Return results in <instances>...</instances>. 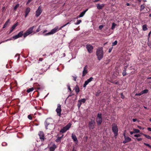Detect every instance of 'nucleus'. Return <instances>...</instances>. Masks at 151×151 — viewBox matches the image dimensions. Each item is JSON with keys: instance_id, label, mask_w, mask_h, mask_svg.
Masks as SVG:
<instances>
[{"instance_id": "ea45409f", "label": "nucleus", "mask_w": 151, "mask_h": 151, "mask_svg": "<svg viewBox=\"0 0 151 151\" xmlns=\"http://www.w3.org/2000/svg\"><path fill=\"white\" fill-rule=\"evenodd\" d=\"M40 25L39 26V27H38V28L36 30V31L37 32H39V31H40Z\"/></svg>"}, {"instance_id": "774afa93", "label": "nucleus", "mask_w": 151, "mask_h": 151, "mask_svg": "<svg viewBox=\"0 0 151 151\" xmlns=\"http://www.w3.org/2000/svg\"><path fill=\"white\" fill-rule=\"evenodd\" d=\"M151 34V32H150L148 34V36H149Z\"/></svg>"}, {"instance_id": "a211bd4d", "label": "nucleus", "mask_w": 151, "mask_h": 151, "mask_svg": "<svg viewBox=\"0 0 151 151\" xmlns=\"http://www.w3.org/2000/svg\"><path fill=\"white\" fill-rule=\"evenodd\" d=\"M104 6V4H97L96 5V7L98 9H101Z\"/></svg>"}, {"instance_id": "338daca9", "label": "nucleus", "mask_w": 151, "mask_h": 151, "mask_svg": "<svg viewBox=\"0 0 151 151\" xmlns=\"http://www.w3.org/2000/svg\"><path fill=\"white\" fill-rule=\"evenodd\" d=\"M126 4H127V6H129L130 5V4L129 3H127Z\"/></svg>"}, {"instance_id": "c756f323", "label": "nucleus", "mask_w": 151, "mask_h": 151, "mask_svg": "<svg viewBox=\"0 0 151 151\" xmlns=\"http://www.w3.org/2000/svg\"><path fill=\"white\" fill-rule=\"evenodd\" d=\"M30 9L28 7L25 10V13H27L29 14L30 11Z\"/></svg>"}, {"instance_id": "a19ab883", "label": "nucleus", "mask_w": 151, "mask_h": 151, "mask_svg": "<svg viewBox=\"0 0 151 151\" xmlns=\"http://www.w3.org/2000/svg\"><path fill=\"white\" fill-rule=\"evenodd\" d=\"M134 136V137H140L141 135L139 134H135Z\"/></svg>"}, {"instance_id": "0eeeda50", "label": "nucleus", "mask_w": 151, "mask_h": 151, "mask_svg": "<svg viewBox=\"0 0 151 151\" xmlns=\"http://www.w3.org/2000/svg\"><path fill=\"white\" fill-rule=\"evenodd\" d=\"M71 125V124H68L65 127H64L63 129L60 130V132L63 133H64L70 128Z\"/></svg>"}, {"instance_id": "6e6d98bb", "label": "nucleus", "mask_w": 151, "mask_h": 151, "mask_svg": "<svg viewBox=\"0 0 151 151\" xmlns=\"http://www.w3.org/2000/svg\"><path fill=\"white\" fill-rule=\"evenodd\" d=\"M47 32V30H45L43 31V32H42V33H43V34H44V33H45V32Z\"/></svg>"}, {"instance_id": "9d476101", "label": "nucleus", "mask_w": 151, "mask_h": 151, "mask_svg": "<svg viewBox=\"0 0 151 151\" xmlns=\"http://www.w3.org/2000/svg\"><path fill=\"white\" fill-rule=\"evenodd\" d=\"M86 48L89 53H91L92 52L93 47L92 45L89 44L87 45H86Z\"/></svg>"}, {"instance_id": "cd10ccee", "label": "nucleus", "mask_w": 151, "mask_h": 151, "mask_svg": "<svg viewBox=\"0 0 151 151\" xmlns=\"http://www.w3.org/2000/svg\"><path fill=\"white\" fill-rule=\"evenodd\" d=\"M148 91L147 89H145L141 91L142 94L146 93H148Z\"/></svg>"}, {"instance_id": "8fccbe9b", "label": "nucleus", "mask_w": 151, "mask_h": 151, "mask_svg": "<svg viewBox=\"0 0 151 151\" xmlns=\"http://www.w3.org/2000/svg\"><path fill=\"white\" fill-rule=\"evenodd\" d=\"M144 144L145 145H146V146H147L148 147H149V146H150V145H149V144H147V143H144Z\"/></svg>"}, {"instance_id": "e433bc0d", "label": "nucleus", "mask_w": 151, "mask_h": 151, "mask_svg": "<svg viewBox=\"0 0 151 151\" xmlns=\"http://www.w3.org/2000/svg\"><path fill=\"white\" fill-rule=\"evenodd\" d=\"M81 22V20H78L77 21V22L75 23V24L76 25H78L80 24Z\"/></svg>"}, {"instance_id": "864d4df0", "label": "nucleus", "mask_w": 151, "mask_h": 151, "mask_svg": "<svg viewBox=\"0 0 151 151\" xmlns=\"http://www.w3.org/2000/svg\"><path fill=\"white\" fill-rule=\"evenodd\" d=\"M137 127L138 128H139V129H144V128L141 127H140V126H137Z\"/></svg>"}, {"instance_id": "69168bd1", "label": "nucleus", "mask_w": 151, "mask_h": 151, "mask_svg": "<svg viewBox=\"0 0 151 151\" xmlns=\"http://www.w3.org/2000/svg\"><path fill=\"white\" fill-rule=\"evenodd\" d=\"M100 0H95L94 1V2H97V1H100Z\"/></svg>"}, {"instance_id": "052dcab7", "label": "nucleus", "mask_w": 151, "mask_h": 151, "mask_svg": "<svg viewBox=\"0 0 151 151\" xmlns=\"http://www.w3.org/2000/svg\"><path fill=\"white\" fill-rule=\"evenodd\" d=\"M147 129L150 131H151V128H150V127H148L147 128Z\"/></svg>"}, {"instance_id": "e2e57ef3", "label": "nucleus", "mask_w": 151, "mask_h": 151, "mask_svg": "<svg viewBox=\"0 0 151 151\" xmlns=\"http://www.w3.org/2000/svg\"><path fill=\"white\" fill-rule=\"evenodd\" d=\"M28 14V13H25V17H27V16Z\"/></svg>"}, {"instance_id": "603ef678", "label": "nucleus", "mask_w": 151, "mask_h": 151, "mask_svg": "<svg viewBox=\"0 0 151 151\" xmlns=\"http://www.w3.org/2000/svg\"><path fill=\"white\" fill-rule=\"evenodd\" d=\"M68 88L69 89V91H71V90L70 88V86L69 85H68Z\"/></svg>"}, {"instance_id": "a878e982", "label": "nucleus", "mask_w": 151, "mask_h": 151, "mask_svg": "<svg viewBox=\"0 0 151 151\" xmlns=\"http://www.w3.org/2000/svg\"><path fill=\"white\" fill-rule=\"evenodd\" d=\"M116 26V24L114 22L112 23V25L111 27V29L113 30L115 28V27Z\"/></svg>"}, {"instance_id": "5fc2aeb1", "label": "nucleus", "mask_w": 151, "mask_h": 151, "mask_svg": "<svg viewBox=\"0 0 151 151\" xmlns=\"http://www.w3.org/2000/svg\"><path fill=\"white\" fill-rule=\"evenodd\" d=\"M32 0H28L27 3V4H29L30 2Z\"/></svg>"}, {"instance_id": "5701e85b", "label": "nucleus", "mask_w": 151, "mask_h": 151, "mask_svg": "<svg viewBox=\"0 0 151 151\" xmlns=\"http://www.w3.org/2000/svg\"><path fill=\"white\" fill-rule=\"evenodd\" d=\"M10 22V20L9 19L4 24V26L3 27V28H5L9 24Z\"/></svg>"}, {"instance_id": "c85d7f7f", "label": "nucleus", "mask_w": 151, "mask_h": 151, "mask_svg": "<svg viewBox=\"0 0 151 151\" xmlns=\"http://www.w3.org/2000/svg\"><path fill=\"white\" fill-rule=\"evenodd\" d=\"M34 90V88H29L27 90V92L28 93H29L31 91H32Z\"/></svg>"}, {"instance_id": "2eb2a0df", "label": "nucleus", "mask_w": 151, "mask_h": 151, "mask_svg": "<svg viewBox=\"0 0 151 151\" xmlns=\"http://www.w3.org/2000/svg\"><path fill=\"white\" fill-rule=\"evenodd\" d=\"M40 139L42 141H43L44 140V136L43 133L41 131H40L38 133Z\"/></svg>"}, {"instance_id": "1a4fd4ad", "label": "nucleus", "mask_w": 151, "mask_h": 151, "mask_svg": "<svg viewBox=\"0 0 151 151\" xmlns=\"http://www.w3.org/2000/svg\"><path fill=\"white\" fill-rule=\"evenodd\" d=\"M95 122L94 120L91 121L88 124V127L90 129H93L95 127Z\"/></svg>"}, {"instance_id": "bf43d9fd", "label": "nucleus", "mask_w": 151, "mask_h": 151, "mask_svg": "<svg viewBox=\"0 0 151 151\" xmlns=\"http://www.w3.org/2000/svg\"><path fill=\"white\" fill-rule=\"evenodd\" d=\"M134 132H134H130V133L131 134H133L134 133H135Z\"/></svg>"}, {"instance_id": "aec40b11", "label": "nucleus", "mask_w": 151, "mask_h": 151, "mask_svg": "<svg viewBox=\"0 0 151 151\" xmlns=\"http://www.w3.org/2000/svg\"><path fill=\"white\" fill-rule=\"evenodd\" d=\"M57 147L55 144H53V145L50 148V151H54Z\"/></svg>"}, {"instance_id": "79ce46f5", "label": "nucleus", "mask_w": 151, "mask_h": 151, "mask_svg": "<svg viewBox=\"0 0 151 151\" xmlns=\"http://www.w3.org/2000/svg\"><path fill=\"white\" fill-rule=\"evenodd\" d=\"M11 40V39H8L7 40H6L5 41H2L1 42H0V44H1L2 43L4 42H6V41H8V40Z\"/></svg>"}, {"instance_id": "a18cd8bd", "label": "nucleus", "mask_w": 151, "mask_h": 151, "mask_svg": "<svg viewBox=\"0 0 151 151\" xmlns=\"http://www.w3.org/2000/svg\"><path fill=\"white\" fill-rule=\"evenodd\" d=\"M6 9V8L5 7V6L3 7L2 9V12L4 11Z\"/></svg>"}, {"instance_id": "f704fd0d", "label": "nucleus", "mask_w": 151, "mask_h": 151, "mask_svg": "<svg viewBox=\"0 0 151 151\" xmlns=\"http://www.w3.org/2000/svg\"><path fill=\"white\" fill-rule=\"evenodd\" d=\"M62 137H58L57 139L56 140V141L57 142H59L60 141Z\"/></svg>"}, {"instance_id": "2f4dec72", "label": "nucleus", "mask_w": 151, "mask_h": 151, "mask_svg": "<svg viewBox=\"0 0 151 151\" xmlns=\"http://www.w3.org/2000/svg\"><path fill=\"white\" fill-rule=\"evenodd\" d=\"M85 13L84 12H82L79 15V17H83L84 15L85 14Z\"/></svg>"}, {"instance_id": "09e8293b", "label": "nucleus", "mask_w": 151, "mask_h": 151, "mask_svg": "<svg viewBox=\"0 0 151 151\" xmlns=\"http://www.w3.org/2000/svg\"><path fill=\"white\" fill-rule=\"evenodd\" d=\"M132 120H133V122H134L136 121H138V120L136 119H132Z\"/></svg>"}, {"instance_id": "ddd939ff", "label": "nucleus", "mask_w": 151, "mask_h": 151, "mask_svg": "<svg viewBox=\"0 0 151 151\" xmlns=\"http://www.w3.org/2000/svg\"><path fill=\"white\" fill-rule=\"evenodd\" d=\"M86 101V99H83L79 100L78 101V103L77 105L78 107L80 108L82 104V103H85Z\"/></svg>"}, {"instance_id": "4d7b16f0", "label": "nucleus", "mask_w": 151, "mask_h": 151, "mask_svg": "<svg viewBox=\"0 0 151 151\" xmlns=\"http://www.w3.org/2000/svg\"><path fill=\"white\" fill-rule=\"evenodd\" d=\"M42 60H43L42 58H40L39 59V61H41Z\"/></svg>"}, {"instance_id": "412c9836", "label": "nucleus", "mask_w": 151, "mask_h": 151, "mask_svg": "<svg viewBox=\"0 0 151 151\" xmlns=\"http://www.w3.org/2000/svg\"><path fill=\"white\" fill-rule=\"evenodd\" d=\"M72 138L73 140L75 142H78V140L76 136L73 134H72Z\"/></svg>"}, {"instance_id": "f257e3e1", "label": "nucleus", "mask_w": 151, "mask_h": 151, "mask_svg": "<svg viewBox=\"0 0 151 151\" xmlns=\"http://www.w3.org/2000/svg\"><path fill=\"white\" fill-rule=\"evenodd\" d=\"M53 121V120L50 119H48L46 120L45 122V125L46 129H49L52 130L55 128L54 125L51 123Z\"/></svg>"}, {"instance_id": "f8f14e48", "label": "nucleus", "mask_w": 151, "mask_h": 151, "mask_svg": "<svg viewBox=\"0 0 151 151\" xmlns=\"http://www.w3.org/2000/svg\"><path fill=\"white\" fill-rule=\"evenodd\" d=\"M23 31H20L17 35L13 37V38L14 39H16L19 38L21 37L23 35Z\"/></svg>"}, {"instance_id": "39448f33", "label": "nucleus", "mask_w": 151, "mask_h": 151, "mask_svg": "<svg viewBox=\"0 0 151 151\" xmlns=\"http://www.w3.org/2000/svg\"><path fill=\"white\" fill-rule=\"evenodd\" d=\"M34 27V26H33L32 27L29 28L24 34L23 35L24 37H25L27 36L32 33L33 32V30Z\"/></svg>"}, {"instance_id": "680f3d73", "label": "nucleus", "mask_w": 151, "mask_h": 151, "mask_svg": "<svg viewBox=\"0 0 151 151\" xmlns=\"http://www.w3.org/2000/svg\"><path fill=\"white\" fill-rule=\"evenodd\" d=\"M148 45L151 47V42H150L148 43Z\"/></svg>"}, {"instance_id": "4be33fe9", "label": "nucleus", "mask_w": 151, "mask_h": 151, "mask_svg": "<svg viewBox=\"0 0 151 151\" xmlns=\"http://www.w3.org/2000/svg\"><path fill=\"white\" fill-rule=\"evenodd\" d=\"M74 89L76 93L78 94L80 91L78 86L77 85H76Z\"/></svg>"}, {"instance_id": "c03bdc74", "label": "nucleus", "mask_w": 151, "mask_h": 151, "mask_svg": "<svg viewBox=\"0 0 151 151\" xmlns=\"http://www.w3.org/2000/svg\"><path fill=\"white\" fill-rule=\"evenodd\" d=\"M104 26L103 25H101L99 27V28L100 29H101Z\"/></svg>"}, {"instance_id": "7ed1b4c3", "label": "nucleus", "mask_w": 151, "mask_h": 151, "mask_svg": "<svg viewBox=\"0 0 151 151\" xmlns=\"http://www.w3.org/2000/svg\"><path fill=\"white\" fill-rule=\"evenodd\" d=\"M60 30V29H59V28L58 27L56 26L54 29L51 30L50 32H48V33L44 34V35L46 36L53 34L56 32Z\"/></svg>"}, {"instance_id": "72a5a7b5", "label": "nucleus", "mask_w": 151, "mask_h": 151, "mask_svg": "<svg viewBox=\"0 0 151 151\" xmlns=\"http://www.w3.org/2000/svg\"><path fill=\"white\" fill-rule=\"evenodd\" d=\"M70 24V23L69 22H68L66 24H65L64 25H63V26H61L60 28H59V29H60L61 30L62 28H63V27H65V26H66L67 25H68V24Z\"/></svg>"}, {"instance_id": "58836bf2", "label": "nucleus", "mask_w": 151, "mask_h": 151, "mask_svg": "<svg viewBox=\"0 0 151 151\" xmlns=\"http://www.w3.org/2000/svg\"><path fill=\"white\" fill-rule=\"evenodd\" d=\"M135 140H137L138 141H141L142 140V139L141 138H137L135 139Z\"/></svg>"}, {"instance_id": "de8ad7c7", "label": "nucleus", "mask_w": 151, "mask_h": 151, "mask_svg": "<svg viewBox=\"0 0 151 151\" xmlns=\"http://www.w3.org/2000/svg\"><path fill=\"white\" fill-rule=\"evenodd\" d=\"M73 80L74 81H76L77 78V76H73Z\"/></svg>"}, {"instance_id": "6e6552de", "label": "nucleus", "mask_w": 151, "mask_h": 151, "mask_svg": "<svg viewBox=\"0 0 151 151\" xmlns=\"http://www.w3.org/2000/svg\"><path fill=\"white\" fill-rule=\"evenodd\" d=\"M56 111L57 113V115L60 116L61 112V106L59 104H58L57 105V107L56 110Z\"/></svg>"}, {"instance_id": "13d9d810", "label": "nucleus", "mask_w": 151, "mask_h": 151, "mask_svg": "<svg viewBox=\"0 0 151 151\" xmlns=\"http://www.w3.org/2000/svg\"><path fill=\"white\" fill-rule=\"evenodd\" d=\"M112 48H110L109 49V52H111V50H112Z\"/></svg>"}, {"instance_id": "6ab92c4d", "label": "nucleus", "mask_w": 151, "mask_h": 151, "mask_svg": "<svg viewBox=\"0 0 151 151\" xmlns=\"http://www.w3.org/2000/svg\"><path fill=\"white\" fill-rule=\"evenodd\" d=\"M17 25H18L17 23L15 24H14L12 27L10 29V31L9 33V34L11 33L13 31V30L15 29V28H16V27L17 26Z\"/></svg>"}, {"instance_id": "f3484780", "label": "nucleus", "mask_w": 151, "mask_h": 151, "mask_svg": "<svg viewBox=\"0 0 151 151\" xmlns=\"http://www.w3.org/2000/svg\"><path fill=\"white\" fill-rule=\"evenodd\" d=\"M125 140L123 142V143L125 144L127 142H129L131 140V138L128 137H126L124 138Z\"/></svg>"}, {"instance_id": "b1692460", "label": "nucleus", "mask_w": 151, "mask_h": 151, "mask_svg": "<svg viewBox=\"0 0 151 151\" xmlns=\"http://www.w3.org/2000/svg\"><path fill=\"white\" fill-rule=\"evenodd\" d=\"M142 29L144 31L147 30V29L146 24H144L142 26Z\"/></svg>"}, {"instance_id": "dca6fc26", "label": "nucleus", "mask_w": 151, "mask_h": 151, "mask_svg": "<svg viewBox=\"0 0 151 151\" xmlns=\"http://www.w3.org/2000/svg\"><path fill=\"white\" fill-rule=\"evenodd\" d=\"M88 73L87 66L86 65L83 68L82 73V76H85Z\"/></svg>"}, {"instance_id": "f03ea898", "label": "nucleus", "mask_w": 151, "mask_h": 151, "mask_svg": "<svg viewBox=\"0 0 151 151\" xmlns=\"http://www.w3.org/2000/svg\"><path fill=\"white\" fill-rule=\"evenodd\" d=\"M104 51L102 47H98L96 49V55L98 60H100L103 58L104 56Z\"/></svg>"}, {"instance_id": "423d86ee", "label": "nucleus", "mask_w": 151, "mask_h": 151, "mask_svg": "<svg viewBox=\"0 0 151 151\" xmlns=\"http://www.w3.org/2000/svg\"><path fill=\"white\" fill-rule=\"evenodd\" d=\"M96 122L98 125L101 124L102 122V115L101 114H98L96 118Z\"/></svg>"}, {"instance_id": "c9c22d12", "label": "nucleus", "mask_w": 151, "mask_h": 151, "mask_svg": "<svg viewBox=\"0 0 151 151\" xmlns=\"http://www.w3.org/2000/svg\"><path fill=\"white\" fill-rule=\"evenodd\" d=\"M19 4H17L14 7V10H16L17 8L19 6Z\"/></svg>"}, {"instance_id": "7c9ffc66", "label": "nucleus", "mask_w": 151, "mask_h": 151, "mask_svg": "<svg viewBox=\"0 0 151 151\" xmlns=\"http://www.w3.org/2000/svg\"><path fill=\"white\" fill-rule=\"evenodd\" d=\"M133 130L134 131V133H138L140 132V131L139 130L136 129H134Z\"/></svg>"}, {"instance_id": "49530a36", "label": "nucleus", "mask_w": 151, "mask_h": 151, "mask_svg": "<svg viewBox=\"0 0 151 151\" xmlns=\"http://www.w3.org/2000/svg\"><path fill=\"white\" fill-rule=\"evenodd\" d=\"M28 118L30 120H31L32 119V117L30 115H28Z\"/></svg>"}, {"instance_id": "473e14b6", "label": "nucleus", "mask_w": 151, "mask_h": 151, "mask_svg": "<svg viewBox=\"0 0 151 151\" xmlns=\"http://www.w3.org/2000/svg\"><path fill=\"white\" fill-rule=\"evenodd\" d=\"M141 134L143 135L146 137L148 139H151V137H150V136L149 135H148L145 134Z\"/></svg>"}, {"instance_id": "393cba45", "label": "nucleus", "mask_w": 151, "mask_h": 151, "mask_svg": "<svg viewBox=\"0 0 151 151\" xmlns=\"http://www.w3.org/2000/svg\"><path fill=\"white\" fill-rule=\"evenodd\" d=\"M127 68V66H126L125 67L124 70H123L122 75L123 76H124L126 75V69Z\"/></svg>"}, {"instance_id": "bb28decb", "label": "nucleus", "mask_w": 151, "mask_h": 151, "mask_svg": "<svg viewBox=\"0 0 151 151\" xmlns=\"http://www.w3.org/2000/svg\"><path fill=\"white\" fill-rule=\"evenodd\" d=\"M145 4H143L141 5L140 6V10L142 11V10H143L145 8Z\"/></svg>"}, {"instance_id": "37998d69", "label": "nucleus", "mask_w": 151, "mask_h": 151, "mask_svg": "<svg viewBox=\"0 0 151 151\" xmlns=\"http://www.w3.org/2000/svg\"><path fill=\"white\" fill-rule=\"evenodd\" d=\"M142 92H141L140 93H136L135 95V96H140L142 95Z\"/></svg>"}, {"instance_id": "3c124183", "label": "nucleus", "mask_w": 151, "mask_h": 151, "mask_svg": "<svg viewBox=\"0 0 151 151\" xmlns=\"http://www.w3.org/2000/svg\"><path fill=\"white\" fill-rule=\"evenodd\" d=\"M121 96L122 98V99H124V96L123 95V93H121Z\"/></svg>"}, {"instance_id": "0e129e2a", "label": "nucleus", "mask_w": 151, "mask_h": 151, "mask_svg": "<svg viewBox=\"0 0 151 151\" xmlns=\"http://www.w3.org/2000/svg\"><path fill=\"white\" fill-rule=\"evenodd\" d=\"M123 135L124 136V138L127 137L126 136L125 133V132L123 133Z\"/></svg>"}, {"instance_id": "4468645a", "label": "nucleus", "mask_w": 151, "mask_h": 151, "mask_svg": "<svg viewBox=\"0 0 151 151\" xmlns=\"http://www.w3.org/2000/svg\"><path fill=\"white\" fill-rule=\"evenodd\" d=\"M93 79V78L92 77H90L87 80L85 81L84 83L83 84V86L84 87H86V86L88 84L92 81Z\"/></svg>"}, {"instance_id": "20e7f679", "label": "nucleus", "mask_w": 151, "mask_h": 151, "mask_svg": "<svg viewBox=\"0 0 151 151\" xmlns=\"http://www.w3.org/2000/svg\"><path fill=\"white\" fill-rule=\"evenodd\" d=\"M112 130L114 132L115 136H117L118 135V128L116 124H113L112 125Z\"/></svg>"}, {"instance_id": "9b49d317", "label": "nucleus", "mask_w": 151, "mask_h": 151, "mask_svg": "<svg viewBox=\"0 0 151 151\" xmlns=\"http://www.w3.org/2000/svg\"><path fill=\"white\" fill-rule=\"evenodd\" d=\"M42 12V7L41 6H40L38 8V9L36 12V16L38 17L39 16Z\"/></svg>"}, {"instance_id": "4c0bfd02", "label": "nucleus", "mask_w": 151, "mask_h": 151, "mask_svg": "<svg viewBox=\"0 0 151 151\" xmlns=\"http://www.w3.org/2000/svg\"><path fill=\"white\" fill-rule=\"evenodd\" d=\"M117 41L116 40L112 43V45H113V46L115 45H117Z\"/></svg>"}]
</instances>
